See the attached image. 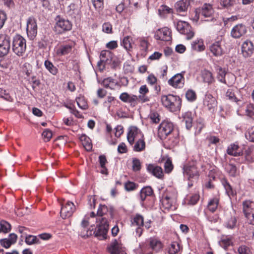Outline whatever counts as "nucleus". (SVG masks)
<instances>
[{
    "label": "nucleus",
    "mask_w": 254,
    "mask_h": 254,
    "mask_svg": "<svg viewBox=\"0 0 254 254\" xmlns=\"http://www.w3.org/2000/svg\"><path fill=\"white\" fill-rule=\"evenodd\" d=\"M210 50L214 56H220L223 54V50L219 41L215 42L210 46Z\"/></svg>",
    "instance_id": "obj_19"
},
{
    "label": "nucleus",
    "mask_w": 254,
    "mask_h": 254,
    "mask_svg": "<svg viewBox=\"0 0 254 254\" xmlns=\"http://www.w3.org/2000/svg\"><path fill=\"white\" fill-rule=\"evenodd\" d=\"M7 19L6 14L2 11H0V29L3 26Z\"/></svg>",
    "instance_id": "obj_57"
},
{
    "label": "nucleus",
    "mask_w": 254,
    "mask_h": 254,
    "mask_svg": "<svg viewBox=\"0 0 254 254\" xmlns=\"http://www.w3.org/2000/svg\"><path fill=\"white\" fill-rule=\"evenodd\" d=\"M56 21L54 30L58 34H62L66 31H69L72 28V23L68 19L61 17L60 15L57 16L55 18Z\"/></svg>",
    "instance_id": "obj_4"
},
{
    "label": "nucleus",
    "mask_w": 254,
    "mask_h": 254,
    "mask_svg": "<svg viewBox=\"0 0 254 254\" xmlns=\"http://www.w3.org/2000/svg\"><path fill=\"white\" fill-rule=\"evenodd\" d=\"M203 120L202 119H199L198 121H197L196 132L197 133H199L201 132L202 129L203 128Z\"/></svg>",
    "instance_id": "obj_61"
},
{
    "label": "nucleus",
    "mask_w": 254,
    "mask_h": 254,
    "mask_svg": "<svg viewBox=\"0 0 254 254\" xmlns=\"http://www.w3.org/2000/svg\"><path fill=\"white\" fill-rule=\"evenodd\" d=\"M238 251L239 254H252L249 248L244 245L239 247Z\"/></svg>",
    "instance_id": "obj_48"
},
{
    "label": "nucleus",
    "mask_w": 254,
    "mask_h": 254,
    "mask_svg": "<svg viewBox=\"0 0 254 254\" xmlns=\"http://www.w3.org/2000/svg\"><path fill=\"white\" fill-rule=\"evenodd\" d=\"M42 136L45 142L50 141L52 137V132L49 129H45L42 133Z\"/></svg>",
    "instance_id": "obj_44"
},
{
    "label": "nucleus",
    "mask_w": 254,
    "mask_h": 254,
    "mask_svg": "<svg viewBox=\"0 0 254 254\" xmlns=\"http://www.w3.org/2000/svg\"><path fill=\"white\" fill-rule=\"evenodd\" d=\"M176 28L181 34L186 35L188 40L191 39L194 36L192 28L187 22L179 21L177 24Z\"/></svg>",
    "instance_id": "obj_6"
},
{
    "label": "nucleus",
    "mask_w": 254,
    "mask_h": 254,
    "mask_svg": "<svg viewBox=\"0 0 254 254\" xmlns=\"http://www.w3.org/2000/svg\"><path fill=\"white\" fill-rule=\"evenodd\" d=\"M247 33V27L243 24L240 23L235 25L231 32V36L235 39H239Z\"/></svg>",
    "instance_id": "obj_11"
},
{
    "label": "nucleus",
    "mask_w": 254,
    "mask_h": 254,
    "mask_svg": "<svg viewBox=\"0 0 254 254\" xmlns=\"http://www.w3.org/2000/svg\"><path fill=\"white\" fill-rule=\"evenodd\" d=\"M107 250L110 254H119L120 251L118 241L115 239L111 244L108 247Z\"/></svg>",
    "instance_id": "obj_26"
},
{
    "label": "nucleus",
    "mask_w": 254,
    "mask_h": 254,
    "mask_svg": "<svg viewBox=\"0 0 254 254\" xmlns=\"http://www.w3.org/2000/svg\"><path fill=\"white\" fill-rule=\"evenodd\" d=\"M0 97L4 98L7 101H10L11 97L5 90L0 88Z\"/></svg>",
    "instance_id": "obj_55"
},
{
    "label": "nucleus",
    "mask_w": 254,
    "mask_h": 254,
    "mask_svg": "<svg viewBox=\"0 0 254 254\" xmlns=\"http://www.w3.org/2000/svg\"><path fill=\"white\" fill-rule=\"evenodd\" d=\"M180 250V245L179 244L174 242L171 244V247L169 250L170 254H176Z\"/></svg>",
    "instance_id": "obj_51"
},
{
    "label": "nucleus",
    "mask_w": 254,
    "mask_h": 254,
    "mask_svg": "<svg viewBox=\"0 0 254 254\" xmlns=\"http://www.w3.org/2000/svg\"><path fill=\"white\" fill-rule=\"evenodd\" d=\"M0 245L4 248H9L12 245V243L7 238L2 239L0 240Z\"/></svg>",
    "instance_id": "obj_53"
},
{
    "label": "nucleus",
    "mask_w": 254,
    "mask_h": 254,
    "mask_svg": "<svg viewBox=\"0 0 254 254\" xmlns=\"http://www.w3.org/2000/svg\"><path fill=\"white\" fill-rule=\"evenodd\" d=\"M171 31L167 27L159 29L155 33L154 37L156 40L163 41H170L172 39Z\"/></svg>",
    "instance_id": "obj_10"
},
{
    "label": "nucleus",
    "mask_w": 254,
    "mask_h": 254,
    "mask_svg": "<svg viewBox=\"0 0 254 254\" xmlns=\"http://www.w3.org/2000/svg\"><path fill=\"white\" fill-rule=\"evenodd\" d=\"M190 5L189 0H182L178 1L175 5L177 12H182L186 11Z\"/></svg>",
    "instance_id": "obj_23"
},
{
    "label": "nucleus",
    "mask_w": 254,
    "mask_h": 254,
    "mask_svg": "<svg viewBox=\"0 0 254 254\" xmlns=\"http://www.w3.org/2000/svg\"><path fill=\"white\" fill-rule=\"evenodd\" d=\"M221 5L226 8H230L236 4V0H220Z\"/></svg>",
    "instance_id": "obj_34"
},
{
    "label": "nucleus",
    "mask_w": 254,
    "mask_h": 254,
    "mask_svg": "<svg viewBox=\"0 0 254 254\" xmlns=\"http://www.w3.org/2000/svg\"><path fill=\"white\" fill-rule=\"evenodd\" d=\"M174 129V125L172 123L168 121H164L161 123L159 127V132L162 135L165 136L169 135Z\"/></svg>",
    "instance_id": "obj_13"
},
{
    "label": "nucleus",
    "mask_w": 254,
    "mask_h": 254,
    "mask_svg": "<svg viewBox=\"0 0 254 254\" xmlns=\"http://www.w3.org/2000/svg\"><path fill=\"white\" fill-rule=\"evenodd\" d=\"M12 50L17 56H22L26 50L25 39L20 35H15L12 40Z\"/></svg>",
    "instance_id": "obj_5"
},
{
    "label": "nucleus",
    "mask_w": 254,
    "mask_h": 254,
    "mask_svg": "<svg viewBox=\"0 0 254 254\" xmlns=\"http://www.w3.org/2000/svg\"><path fill=\"white\" fill-rule=\"evenodd\" d=\"M186 97L188 100L191 102L194 101L196 99L195 92L191 89H189L187 91Z\"/></svg>",
    "instance_id": "obj_40"
},
{
    "label": "nucleus",
    "mask_w": 254,
    "mask_h": 254,
    "mask_svg": "<svg viewBox=\"0 0 254 254\" xmlns=\"http://www.w3.org/2000/svg\"><path fill=\"white\" fill-rule=\"evenodd\" d=\"M114 80H115L114 79H113V78H112L111 77H109L105 78L103 80V81L102 82V84L103 85V86L105 88H110L109 84L111 83H114Z\"/></svg>",
    "instance_id": "obj_56"
},
{
    "label": "nucleus",
    "mask_w": 254,
    "mask_h": 254,
    "mask_svg": "<svg viewBox=\"0 0 254 254\" xmlns=\"http://www.w3.org/2000/svg\"><path fill=\"white\" fill-rule=\"evenodd\" d=\"M72 46L69 44L61 45L57 49L56 54L59 56L66 55L71 52Z\"/></svg>",
    "instance_id": "obj_20"
},
{
    "label": "nucleus",
    "mask_w": 254,
    "mask_h": 254,
    "mask_svg": "<svg viewBox=\"0 0 254 254\" xmlns=\"http://www.w3.org/2000/svg\"><path fill=\"white\" fill-rule=\"evenodd\" d=\"M99 162L100 166L101 168H104L106 164L107 163V160L105 155H101L99 157Z\"/></svg>",
    "instance_id": "obj_62"
},
{
    "label": "nucleus",
    "mask_w": 254,
    "mask_h": 254,
    "mask_svg": "<svg viewBox=\"0 0 254 254\" xmlns=\"http://www.w3.org/2000/svg\"><path fill=\"white\" fill-rule=\"evenodd\" d=\"M105 62L106 64H110L111 68L114 70L120 67L121 63L117 57H113V56L110 59L108 58L106 59Z\"/></svg>",
    "instance_id": "obj_24"
},
{
    "label": "nucleus",
    "mask_w": 254,
    "mask_h": 254,
    "mask_svg": "<svg viewBox=\"0 0 254 254\" xmlns=\"http://www.w3.org/2000/svg\"><path fill=\"white\" fill-rule=\"evenodd\" d=\"M141 169V163L140 160L136 158L132 160V170L135 171H139Z\"/></svg>",
    "instance_id": "obj_43"
},
{
    "label": "nucleus",
    "mask_w": 254,
    "mask_h": 254,
    "mask_svg": "<svg viewBox=\"0 0 254 254\" xmlns=\"http://www.w3.org/2000/svg\"><path fill=\"white\" fill-rule=\"evenodd\" d=\"M237 219L236 217H231L226 223V226L228 228L233 229L236 224Z\"/></svg>",
    "instance_id": "obj_47"
},
{
    "label": "nucleus",
    "mask_w": 254,
    "mask_h": 254,
    "mask_svg": "<svg viewBox=\"0 0 254 254\" xmlns=\"http://www.w3.org/2000/svg\"><path fill=\"white\" fill-rule=\"evenodd\" d=\"M11 225L5 221L2 220L0 222V232L6 233L10 231Z\"/></svg>",
    "instance_id": "obj_32"
},
{
    "label": "nucleus",
    "mask_w": 254,
    "mask_h": 254,
    "mask_svg": "<svg viewBox=\"0 0 254 254\" xmlns=\"http://www.w3.org/2000/svg\"><path fill=\"white\" fill-rule=\"evenodd\" d=\"M10 38L6 34H0V57L8 54L10 49Z\"/></svg>",
    "instance_id": "obj_7"
},
{
    "label": "nucleus",
    "mask_w": 254,
    "mask_h": 254,
    "mask_svg": "<svg viewBox=\"0 0 254 254\" xmlns=\"http://www.w3.org/2000/svg\"><path fill=\"white\" fill-rule=\"evenodd\" d=\"M140 132V130L136 127L133 126L130 127L127 134V139L130 145H132L134 143L136 136Z\"/></svg>",
    "instance_id": "obj_18"
},
{
    "label": "nucleus",
    "mask_w": 254,
    "mask_h": 254,
    "mask_svg": "<svg viewBox=\"0 0 254 254\" xmlns=\"http://www.w3.org/2000/svg\"><path fill=\"white\" fill-rule=\"evenodd\" d=\"M239 148H240L238 145L233 144L228 147L227 152L229 155L234 156H241V158H239L238 159L239 162L241 163L243 162L244 158L245 160L248 162H252L254 161V150L253 149L248 148L246 150L244 157L243 153L239 150Z\"/></svg>",
    "instance_id": "obj_1"
},
{
    "label": "nucleus",
    "mask_w": 254,
    "mask_h": 254,
    "mask_svg": "<svg viewBox=\"0 0 254 254\" xmlns=\"http://www.w3.org/2000/svg\"><path fill=\"white\" fill-rule=\"evenodd\" d=\"M221 243H222V246L225 250H227L228 247L231 245L232 244L231 240L229 239H223L221 241Z\"/></svg>",
    "instance_id": "obj_63"
},
{
    "label": "nucleus",
    "mask_w": 254,
    "mask_h": 254,
    "mask_svg": "<svg viewBox=\"0 0 254 254\" xmlns=\"http://www.w3.org/2000/svg\"><path fill=\"white\" fill-rule=\"evenodd\" d=\"M129 37L127 36L125 37L123 40V45L127 50H129L131 47V44L129 40Z\"/></svg>",
    "instance_id": "obj_50"
},
{
    "label": "nucleus",
    "mask_w": 254,
    "mask_h": 254,
    "mask_svg": "<svg viewBox=\"0 0 254 254\" xmlns=\"http://www.w3.org/2000/svg\"><path fill=\"white\" fill-rule=\"evenodd\" d=\"M202 77L203 81L209 84L212 83L214 81L212 73L209 71H205L203 74Z\"/></svg>",
    "instance_id": "obj_35"
},
{
    "label": "nucleus",
    "mask_w": 254,
    "mask_h": 254,
    "mask_svg": "<svg viewBox=\"0 0 254 254\" xmlns=\"http://www.w3.org/2000/svg\"><path fill=\"white\" fill-rule=\"evenodd\" d=\"M103 31L107 33H112V26L109 22H106L103 24L102 26Z\"/></svg>",
    "instance_id": "obj_52"
},
{
    "label": "nucleus",
    "mask_w": 254,
    "mask_h": 254,
    "mask_svg": "<svg viewBox=\"0 0 254 254\" xmlns=\"http://www.w3.org/2000/svg\"><path fill=\"white\" fill-rule=\"evenodd\" d=\"M44 65L47 70L53 75H56L58 73V68L54 65L52 62L49 60L45 61Z\"/></svg>",
    "instance_id": "obj_29"
},
{
    "label": "nucleus",
    "mask_w": 254,
    "mask_h": 254,
    "mask_svg": "<svg viewBox=\"0 0 254 254\" xmlns=\"http://www.w3.org/2000/svg\"><path fill=\"white\" fill-rule=\"evenodd\" d=\"M100 223L97 225V228L93 231L95 237L100 240L107 239V234L109 230V224L106 218H101L97 219Z\"/></svg>",
    "instance_id": "obj_3"
},
{
    "label": "nucleus",
    "mask_w": 254,
    "mask_h": 254,
    "mask_svg": "<svg viewBox=\"0 0 254 254\" xmlns=\"http://www.w3.org/2000/svg\"><path fill=\"white\" fill-rule=\"evenodd\" d=\"M183 122H185L186 128L188 130L190 129L192 125V115L191 112H188L183 115Z\"/></svg>",
    "instance_id": "obj_22"
},
{
    "label": "nucleus",
    "mask_w": 254,
    "mask_h": 254,
    "mask_svg": "<svg viewBox=\"0 0 254 254\" xmlns=\"http://www.w3.org/2000/svg\"><path fill=\"white\" fill-rule=\"evenodd\" d=\"M226 95L227 97L229 98V99L232 101H235L237 102L238 100H237V98L231 89H228L226 93Z\"/></svg>",
    "instance_id": "obj_58"
},
{
    "label": "nucleus",
    "mask_w": 254,
    "mask_h": 254,
    "mask_svg": "<svg viewBox=\"0 0 254 254\" xmlns=\"http://www.w3.org/2000/svg\"><path fill=\"white\" fill-rule=\"evenodd\" d=\"M80 139L82 142V145L87 151H90L92 148V144L89 137L85 134H82L80 137Z\"/></svg>",
    "instance_id": "obj_25"
},
{
    "label": "nucleus",
    "mask_w": 254,
    "mask_h": 254,
    "mask_svg": "<svg viewBox=\"0 0 254 254\" xmlns=\"http://www.w3.org/2000/svg\"><path fill=\"white\" fill-rule=\"evenodd\" d=\"M76 101L78 107L82 109H87L88 105L83 96L77 97Z\"/></svg>",
    "instance_id": "obj_33"
},
{
    "label": "nucleus",
    "mask_w": 254,
    "mask_h": 254,
    "mask_svg": "<svg viewBox=\"0 0 254 254\" xmlns=\"http://www.w3.org/2000/svg\"><path fill=\"white\" fill-rule=\"evenodd\" d=\"M227 170L229 175L232 177H235L237 173V167L233 164H230L227 166Z\"/></svg>",
    "instance_id": "obj_46"
},
{
    "label": "nucleus",
    "mask_w": 254,
    "mask_h": 254,
    "mask_svg": "<svg viewBox=\"0 0 254 254\" xmlns=\"http://www.w3.org/2000/svg\"><path fill=\"white\" fill-rule=\"evenodd\" d=\"M184 173L187 176L188 179L197 180L199 176L197 168L194 165H189L184 168Z\"/></svg>",
    "instance_id": "obj_14"
},
{
    "label": "nucleus",
    "mask_w": 254,
    "mask_h": 254,
    "mask_svg": "<svg viewBox=\"0 0 254 254\" xmlns=\"http://www.w3.org/2000/svg\"><path fill=\"white\" fill-rule=\"evenodd\" d=\"M161 102L163 105L172 112L180 110L182 105V100L178 96L172 94L162 95Z\"/></svg>",
    "instance_id": "obj_2"
},
{
    "label": "nucleus",
    "mask_w": 254,
    "mask_h": 254,
    "mask_svg": "<svg viewBox=\"0 0 254 254\" xmlns=\"http://www.w3.org/2000/svg\"><path fill=\"white\" fill-rule=\"evenodd\" d=\"M118 151L119 153L122 154L127 152V148L125 143H121L118 147Z\"/></svg>",
    "instance_id": "obj_59"
},
{
    "label": "nucleus",
    "mask_w": 254,
    "mask_h": 254,
    "mask_svg": "<svg viewBox=\"0 0 254 254\" xmlns=\"http://www.w3.org/2000/svg\"><path fill=\"white\" fill-rule=\"evenodd\" d=\"M216 70L217 72V77L218 80L222 83H226L225 76L227 74V71L225 68L218 66Z\"/></svg>",
    "instance_id": "obj_27"
},
{
    "label": "nucleus",
    "mask_w": 254,
    "mask_h": 254,
    "mask_svg": "<svg viewBox=\"0 0 254 254\" xmlns=\"http://www.w3.org/2000/svg\"><path fill=\"white\" fill-rule=\"evenodd\" d=\"M243 210L254 207V202L250 200H246L243 202Z\"/></svg>",
    "instance_id": "obj_64"
},
{
    "label": "nucleus",
    "mask_w": 254,
    "mask_h": 254,
    "mask_svg": "<svg viewBox=\"0 0 254 254\" xmlns=\"http://www.w3.org/2000/svg\"><path fill=\"white\" fill-rule=\"evenodd\" d=\"M222 183L228 195H234V191L233 190L232 187L230 185L229 183L226 180L224 179L222 181Z\"/></svg>",
    "instance_id": "obj_39"
},
{
    "label": "nucleus",
    "mask_w": 254,
    "mask_h": 254,
    "mask_svg": "<svg viewBox=\"0 0 254 254\" xmlns=\"http://www.w3.org/2000/svg\"><path fill=\"white\" fill-rule=\"evenodd\" d=\"M108 212V208L105 205L100 204L98 208L97 215L100 216H102L103 215L106 214Z\"/></svg>",
    "instance_id": "obj_45"
},
{
    "label": "nucleus",
    "mask_w": 254,
    "mask_h": 254,
    "mask_svg": "<svg viewBox=\"0 0 254 254\" xmlns=\"http://www.w3.org/2000/svg\"><path fill=\"white\" fill-rule=\"evenodd\" d=\"M143 137V134H142L141 138L138 139L135 143V145L133 147V150L135 151L140 152L145 149V142Z\"/></svg>",
    "instance_id": "obj_28"
},
{
    "label": "nucleus",
    "mask_w": 254,
    "mask_h": 254,
    "mask_svg": "<svg viewBox=\"0 0 254 254\" xmlns=\"http://www.w3.org/2000/svg\"><path fill=\"white\" fill-rule=\"evenodd\" d=\"M138 100V97L136 95H132L129 96L128 103H130V106L132 107H135L137 104V101Z\"/></svg>",
    "instance_id": "obj_54"
},
{
    "label": "nucleus",
    "mask_w": 254,
    "mask_h": 254,
    "mask_svg": "<svg viewBox=\"0 0 254 254\" xmlns=\"http://www.w3.org/2000/svg\"><path fill=\"white\" fill-rule=\"evenodd\" d=\"M245 136L250 141L254 142V127L248 129L245 134Z\"/></svg>",
    "instance_id": "obj_42"
},
{
    "label": "nucleus",
    "mask_w": 254,
    "mask_h": 254,
    "mask_svg": "<svg viewBox=\"0 0 254 254\" xmlns=\"http://www.w3.org/2000/svg\"><path fill=\"white\" fill-rule=\"evenodd\" d=\"M75 210L74 204L70 201H68L65 205H62L61 210V216L63 219L70 217Z\"/></svg>",
    "instance_id": "obj_12"
},
{
    "label": "nucleus",
    "mask_w": 254,
    "mask_h": 254,
    "mask_svg": "<svg viewBox=\"0 0 254 254\" xmlns=\"http://www.w3.org/2000/svg\"><path fill=\"white\" fill-rule=\"evenodd\" d=\"M165 171L167 173H170L173 169V165L170 158H168L164 164Z\"/></svg>",
    "instance_id": "obj_41"
},
{
    "label": "nucleus",
    "mask_w": 254,
    "mask_h": 254,
    "mask_svg": "<svg viewBox=\"0 0 254 254\" xmlns=\"http://www.w3.org/2000/svg\"><path fill=\"white\" fill-rule=\"evenodd\" d=\"M195 11L196 14H201L205 17H208L212 15L213 10L210 4L205 3L201 7L197 8Z\"/></svg>",
    "instance_id": "obj_16"
},
{
    "label": "nucleus",
    "mask_w": 254,
    "mask_h": 254,
    "mask_svg": "<svg viewBox=\"0 0 254 254\" xmlns=\"http://www.w3.org/2000/svg\"><path fill=\"white\" fill-rule=\"evenodd\" d=\"M26 31L28 37L33 40L37 34V25L36 19L33 17H30L27 21Z\"/></svg>",
    "instance_id": "obj_8"
},
{
    "label": "nucleus",
    "mask_w": 254,
    "mask_h": 254,
    "mask_svg": "<svg viewBox=\"0 0 254 254\" xmlns=\"http://www.w3.org/2000/svg\"><path fill=\"white\" fill-rule=\"evenodd\" d=\"M25 242L28 245L40 243L39 239L36 236L31 235L25 237Z\"/></svg>",
    "instance_id": "obj_31"
},
{
    "label": "nucleus",
    "mask_w": 254,
    "mask_h": 254,
    "mask_svg": "<svg viewBox=\"0 0 254 254\" xmlns=\"http://www.w3.org/2000/svg\"><path fill=\"white\" fill-rule=\"evenodd\" d=\"M132 224H135L138 226H142L143 225V217L140 214H136L133 218Z\"/></svg>",
    "instance_id": "obj_38"
},
{
    "label": "nucleus",
    "mask_w": 254,
    "mask_h": 254,
    "mask_svg": "<svg viewBox=\"0 0 254 254\" xmlns=\"http://www.w3.org/2000/svg\"><path fill=\"white\" fill-rule=\"evenodd\" d=\"M153 190L151 187H143L140 191V197L142 202H143L147 196L153 195Z\"/></svg>",
    "instance_id": "obj_21"
},
{
    "label": "nucleus",
    "mask_w": 254,
    "mask_h": 254,
    "mask_svg": "<svg viewBox=\"0 0 254 254\" xmlns=\"http://www.w3.org/2000/svg\"><path fill=\"white\" fill-rule=\"evenodd\" d=\"M185 71L177 73L168 80L169 85L175 88H181L183 86L185 83L184 74Z\"/></svg>",
    "instance_id": "obj_9"
},
{
    "label": "nucleus",
    "mask_w": 254,
    "mask_h": 254,
    "mask_svg": "<svg viewBox=\"0 0 254 254\" xmlns=\"http://www.w3.org/2000/svg\"><path fill=\"white\" fill-rule=\"evenodd\" d=\"M254 47L253 43L250 40L245 41L242 46V52L244 57H250L254 53Z\"/></svg>",
    "instance_id": "obj_15"
},
{
    "label": "nucleus",
    "mask_w": 254,
    "mask_h": 254,
    "mask_svg": "<svg viewBox=\"0 0 254 254\" xmlns=\"http://www.w3.org/2000/svg\"><path fill=\"white\" fill-rule=\"evenodd\" d=\"M191 47L192 49L197 51H203L205 48L201 40H196L193 42L191 44Z\"/></svg>",
    "instance_id": "obj_30"
},
{
    "label": "nucleus",
    "mask_w": 254,
    "mask_h": 254,
    "mask_svg": "<svg viewBox=\"0 0 254 254\" xmlns=\"http://www.w3.org/2000/svg\"><path fill=\"white\" fill-rule=\"evenodd\" d=\"M94 6L96 9H100L103 6V0H91Z\"/></svg>",
    "instance_id": "obj_60"
},
{
    "label": "nucleus",
    "mask_w": 254,
    "mask_h": 254,
    "mask_svg": "<svg viewBox=\"0 0 254 254\" xmlns=\"http://www.w3.org/2000/svg\"><path fill=\"white\" fill-rule=\"evenodd\" d=\"M147 170L149 173L159 179H161L163 177L162 169L158 166L149 164L147 166Z\"/></svg>",
    "instance_id": "obj_17"
},
{
    "label": "nucleus",
    "mask_w": 254,
    "mask_h": 254,
    "mask_svg": "<svg viewBox=\"0 0 254 254\" xmlns=\"http://www.w3.org/2000/svg\"><path fill=\"white\" fill-rule=\"evenodd\" d=\"M218 202L219 201L217 198H215L211 200L208 204L209 210L212 212H214L217 208Z\"/></svg>",
    "instance_id": "obj_36"
},
{
    "label": "nucleus",
    "mask_w": 254,
    "mask_h": 254,
    "mask_svg": "<svg viewBox=\"0 0 254 254\" xmlns=\"http://www.w3.org/2000/svg\"><path fill=\"white\" fill-rule=\"evenodd\" d=\"M138 187V185L130 181H128L125 184V188L126 190L132 191L136 190Z\"/></svg>",
    "instance_id": "obj_37"
},
{
    "label": "nucleus",
    "mask_w": 254,
    "mask_h": 254,
    "mask_svg": "<svg viewBox=\"0 0 254 254\" xmlns=\"http://www.w3.org/2000/svg\"><path fill=\"white\" fill-rule=\"evenodd\" d=\"M113 56L112 53L108 50H103L101 51L100 53V59H110V58H112V56Z\"/></svg>",
    "instance_id": "obj_49"
}]
</instances>
